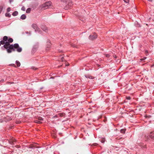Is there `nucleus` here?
Masks as SVG:
<instances>
[{
	"label": "nucleus",
	"mask_w": 154,
	"mask_h": 154,
	"mask_svg": "<svg viewBox=\"0 0 154 154\" xmlns=\"http://www.w3.org/2000/svg\"><path fill=\"white\" fill-rule=\"evenodd\" d=\"M148 1H150V2H152V0H147Z\"/></svg>",
	"instance_id": "obj_35"
},
{
	"label": "nucleus",
	"mask_w": 154,
	"mask_h": 154,
	"mask_svg": "<svg viewBox=\"0 0 154 154\" xmlns=\"http://www.w3.org/2000/svg\"><path fill=\"white\" fill-rule=\"evenodd\" d=\"M38 119V120H43V119L42 117H39Z\"/></svg>",
	"instance_id": "obj_28"
},
{
	"label": "nucleus",
	"mask_w": 154,
	"mask_h": 154,
	"mask_svg": "<svg viewBox=\"0 0 154 154\" xmlns=\"http://www.w3.org/2000/svg\"><path fill=\"white\" fill-rule=\"evenodd\" d=\"M51 4V2H45L43 4L41 7L43 10H45L48 8Z\"/></svg>",
	"instance_id": "obj_2"
},
{
	"label": "nucleus",
	"mask_w": 154,
	"mask_h": 154,
	"mask_svg": "<svg viewBox=\"0 0 154 154\" xmlns=\"http://www.w3.org/2000/svg\"><path fill=\"white\" fill-rule=\"evenodd\" d=\"M149 136L152 139L154 140V135H149Z\"/></svg>",
	"instance_id": "obj_12"
},
{
	"label": "nucleus",
	"mask_w": 154,
	"mask_h": 154,
	"mask_svg": "<svg viewBox=\"0 0 154 154\" xmlns=\"http://www.w3.org/2000/svg\"><path fill=\"white\" fill-rule=\"evenodd\" d=\"M10 11V8H8L7 9V11L8 12H9V11Z\"/></svg>",
	"instance_id": "obj_25"
},
{
	"label": "nucleus",
	"mask_w": 154,
	"mask_h": 154,
	"mask_svg": "<svg viewBox=\"0 0 154 154\" xmlns=\"http://www.w3.org/2000/svg\"><path fill=\"white\" fill-rule=\"evenodd\" d=\"M145 138L146 137V139H148V136H145Z\"/></svg>",
	"instance_id": "obj_33"
},
{
	"label": "nucleus",
	"mask_w": 154,
	"mask_h": 154,
	"mask_svg": "<svg viewBox=\"0 0 154 154\" xmlns=\"http://www.w3.org/2000/svg\"><path fill=\"white\" fill-rule=\"evenodd\" d=\"M64 58L63 57H62L61 58V60L63 61V60Z\"/></svg>",
	"instance_id": "obj_34"
},
{
	"label": "nucleus",
	"mask_w": 154,
	"mask_h": 154,
	"mask_svg": "<svg viewBox=\"0 0 154 154\" xmlns=\"http://www.w3.org/2000/svg\"><path fill=\"white\" fill-rule=\"evenodd\" d=\"M97 143H94L92 145V146H97Z\"/></svg>",
	"instance_id": "obj_30"
},
{
	"label": "nucleus",
	"mask_w": 154,
	"mask_h": 154,
	"mask_svg": "<svg viewBox=\"0 0 154 154\" xmlns=\"http://www.w3.org/2000/svg\"><path fill=\"white\" fill-rule=\"evenodd\" d=\"M42 29L44 31L46 32L48 30V28L47 27L45 26H42Z\"/></svg>",
	"instance_id": "obj_6"
},
{
	"label": "nucleus",
	"mask_w": 154,
	"mask_h": 154,
	"mask_svg": "<svg viewBox=\"0 0 154 154\" xmlns=\"http://www.w3.org/2000/svg\"><path fill=\"white\" fill-rule=\"evenodd\" d=\"M29 34H30V32H29Z\"/></svg>",
	"instance_id": "obj_39"
},
{
	"label": "nucleus",
	"mask_w": 154,
	"mask_h": 154,
	"mask_svg": "<svg viewBox=\"0 0 154 154\" xmlns=\"http://www.w3.org/2000/svg\"><path fill=\"white\" fill-rule=\"evenodd\" d=\"M5 41L3 40L1 41L0 42V43L1 44V45H4V44H5Z\"/></svg>",
	"instance_id": "obj_13"
},
{
	"label": "nucleus",
	"mask_w": 154,
	"mask_h": 154,
	"mask_svg": "<svg viewBox=\"0 0 154 154\" xmlns=\"http://www.w3.org/2000/svg\"><path fill=\"white\" fill-rule=\"evenodd\" d=\"M32 27L35 29L37 27V25L35 24H33L32 25Z\"/></svg>",
	"instance_id": "obj_9"
},
{
	"label": "nucleus",
	"mask_w": 154,
	"mask_h": 154,
	"mask_svg": "<svg viewBox=\"0 0 154 154\" xmlns=\"http://www.w3.org/2000/svg\"><path fill=\"white\" fill-rule=\"evenodd\" d=\"M58 115L62 117V116H64V114L62 113H59Z\"/></svg>",
	"instance_id": "obj_14"
},
{
	"label": "nucleus",
	"mask_w": 154,
	"mask_h": 154,
	"mask_svg": "<svg viewBox=\"0 0 154 154\" xmlns=\"http://www.w3.org/2000/svg\"><path fill=\"white\" fill-rule=\"evenodd\" d=\"M31 11V9L30 8H28L27 9L26 11V12L27 13H29L30 12V11Z\"/></svg>",
	"instance_id": "obj_15"
},
{
	"label": "nucleus",
	"mask_w": 154,
	"mask_h": 154,
	"mask_svg": "<svg viewBox=\"0 0 154 154\" xmlns=\"http://www.w3.org/2000/svg\"><path fill=\"white\" fill-rule=\"evenodd\" d=\"M2 48H3V49H4L3 48V47H2Z\"/></svg>",
	"instance_id": "obj_38"
},
{
	"label": "nucleus",
	"mask_w": 154,
	"mask_h": 154,
	"mask_svg": "<svg viewBox=\"0 0 154 154\" xmlns=\"http://www.w3.org/2000/svg\"><path fill=\"white\" fill-rule=\"evenodd\" d=\"M125 131V129H122L120 130V132L122 133H124Z\"/></svg>",
	"instance_id": "obj_16"
},
{
	"label": "nucleus",
	"mask_w": 154,
	"mask_h": 154,
	"mask_svg": "<svg viewBox=\"0 0 154 154\" xmlns=\"http://www.w3.org/2000/svg\"><path fill=\"white\" fill-rule=\"evenodd\" d=\"M4 48L7 49L8 53H11L13 51H15V49H17V51L19 52L22 51V49L21 48L19 47L18 44H15L14 45H10V43L8 42H6L5 45L3 46Z\"/></svg>",
	"instance_id": "obj_1"
},
{
	"label": "nucleus",
	"mask_w": 154,
	"mask_h": 154,
	"mask_svg": "<svg viewBox=\"0 0 154 154\" xmlns=\"http://www.w3.org/2000/svg\"><path fill=\"white\" fill-rule=\"evenodd\" d=\"M5 16L6 17H9L11 16L10 14L9 13H6L5 14Z\"/></svg>",
	"instance_id": "obj_20"
},
{
	"label": "nucleus",
	"mask_w": 154,
	"mask_h": 154,
	"mask_svg": "<svg viewBox=\"0 0 154 154\" xmlns=\"http://www.w3.org/2000/svg\"><path fill=\"white\" fill-rule=\"evenodd\" d=\"M21 10L23 11H25V8L24 7H23L21 8Z\"/></svg>",
	"instance_id": "obj_22"
},
{
	"label": "nucleus",
	"mask_w": 154,
	"mask_h": 154,
	"mask_svg": "<svg viewBox=\"0 0 154 154\" xmlns=\"http://www.w3.org/2000/svg\"><path fill=\"white\" fill-rule=\"evenodd\" d=\"M9 143L10 144H13L14 143L11 140L9 141Z\"/></svg>",
	"instance_id": "obj_24"
},
{
	"label": "nucleus",
	"mask_w": 154,
	"mask_h": 154,
	"mask_svg": "<svg viewBox=\"0 0 154 154\" xmlns=\"http://www.w3.org/2000/svg\"><path fill=\"white\" fill-rule=\"evenodd\" d=\"M126 3H128L129 0H123Z\"/></svg>",
	"instance_id": "obj_21"
},
{
	"label": "nucleus",
	"mask_w": 154,
	"mask_h": 154,
	"mask_svg": "<svg viewBox=\"0 0 154 154\" xmlns=\"http://www.w3.org/2000/svg\"><path fill=\"white\" fill-rule=\"evenodd\" d=\"M100 141L102 143H103L105 141V139L104 138H102L101 139Z\"/></svg>",
	"instance_id": "obj_18"
},
{
	"label": "nucleus",
	"mask_w": 154,
	"mask_h": 154,
	"mask_svg": "<svg viewBox=\"0 0 154 154\" xmlns=\"http://www.w3.org/2000/svg\"><path fill=\"white\" fill-rule=\"evenodd\" d=\"M8 37L6 36H4L3 37V40L5 42H7L8 40Z\"/></svg>",
	"instance_id": "obj_5"
},
{
	"label": "nucleus",
	"mask_w": 154,
	"mask_h": 154,
	"mask_svg": "<svg viewBox=\"0 0 154 154\" xmlns=\"http://www.w3.org/2000/svg\"><path fill=\"white\" fill-rule=\"evenodd\" d=\"M72 2L71 0H69L68 5L65 8V9H67L70 8V7L72 6Z\"/></svg>",
	"instance_id": "obj_4"
},
{
	"label": "nucleus",
	"mask_w": 154,
	"mask_h": 154,
	"mask_svg": "<svg viewBox=\"0 0 154 154\" xmlns=\"http://www.w3.org/2000/svg\"><path fill=\"white\" fill-rule=\"evenodd\" d=\"M148 51H145V53L146 54V55H147V54H148Z\"/></svg>",
	"instance_id": "obj_29"
},
{
	"label": "nucleus",
	"mask_w": 154,
	"mask_h": 154,
	"mask_svg": "<svg viewBox=\"0 0 154 154\" xmlns=\"http://www.w3.org/2000/svg\"><path fill=\"white\" fill-rule=\"evenodd\" d=\"M97 36L96 35V34L94 33L93 34V35H90L89 37V38L90 39L93 40L97 38Z\"/></svg>",
	"instance_id": "obj_3"
},
{
	"label": "nucleus",
	"mask_w": 154,
	"mask_h": 154,
	"mask_svg": "<svg viewBox=\"0 0 154 154\" xmlns=\"http://www.w3.org/2000/svg\"><path fill=\"white\" fill-rule=\"evenodd\" d=\"M26 16L25 15L23 14L21 16L20 18L22 20H24L26 19Z\"/></svg>",
	"instance_id": "obj_8"
},
{
	"label": "nucleus",
	"mask_w": 154,
	"mask_h": 154,
	"mask_svg": "<svg viewBox=\"0 0 154 154\" xmlns=\"http://www.w3.org/2000/svg\"><path fill=\"white\" fill-rule=\"evenodd\" d=\"M126 99L128 100H130L131 99V97H127Z\"/></svg>",
	"instance_id": "obj_27"
},
{
	"label": "nucleus",
	"mask_w": 154,
	"mask_h": 154,
	"mask_svg": "<svg viewBox=\"0 0 154 154\" xmlns=\"http://www.w3.org/2000/svg\"><path fill=\"white\" fill-rule=\"evenodd\" d=\"M51 43H50V42H48V46L47 47V48H50V46H51Z\"/></svg>",
	"instance_id": "obj_17"
},
{
	"label": "nucleus",
	"mask_w": 154,
	"mask_h": 154,
	"mask_svg": "<svg viewBox=\"0 0 154 154\" xmlns=\"http://www.w3.org/2000/svg\"><path fill=\"white\" fill-rule=\"evenodd\" d=\"M1 46V44L0 43V46Z\"/></svg>",
	"instance_id": "obj_40"
},
{
	"label": "nucleus",
	"mask_w": 154,
	"mask_h": 154,
	"mask_svg": "<svg viewBox=\"0 0 154 154\" xmlns=\"http://www.w3.org/2000/svg\"><path fill=\"white\" fill-rule=\"evenodd\" d=\"M18 14V12H17V11H15L13 13L12 15L13 16H15L17 15Z\"/></svg>",
	"instance_id": "obj_11"
},
{
	"label": "nucleus",
	"mask_w": 154,
	"mask_h": 154,
	"mask_svg": "<svg viewBox=\"0 0 154 154\" xmlns=\"http://www.w3.org/2000/svg\"><path fill=\"white\" fill-rule=\"evenodd\" d=\"M8 41L9 43H12L13 42V40L12 38H10L8 39Z\"/></svg>",
	"instance_id": "obj_10"
},
{
	"label": "nucleus",
	"mask_w": 154,
	"mask_h": 154,
	"mask_svg": "<svg viewBox=\"0 0 154 154\" xmlns=\"http://www.w3.org/2000/svg\"><path fill=\"white\" fill-rule=\"evenodd\" d=\"M106 56L107 57H109V54H106Z\"/></svg>",
	"instance_id": "obj_32"
},
{
	"label": "nucleus",
	"mask_w": 154,
	"mask_h": 154,
	"mask_svg": "<svg viewBox=\"0 0 154 154\" xmlns=\"http://www.w3.org/2000/svg\"><path fill=\"white\" fill-rule=\"evenodd\" d=\"M11 66H14L15 67H17V66L14 64H11Z\"/></svg>",
	"instance_id": "obj_23"
},
{
	"label": "nucleus",
	"mask_w": 154,
	"mask_h": 154,
	"mask_svg": "<svg viewBox=\"0 0 154 154\" xmlns=\"http://www.w3.org/2000/svg\"><path fill=\"white\" fill-rule=\"evenodd\" d=\"M5 80L4 79L0 81L1 82H3Z\"/></svg>",
	"instance_id": "obj_31"
},
{
	"label": "nucleus",
	"mask_w": 154,
	"mask_h": 154,
	"mask_svg": "<svg viewBox=\"0 0 154 154\" xmlns=\"http://www.w3.org/2000/svg\"><path fill=\"white\" fill-rule=\"evenodd\" d=\"M11 140L13 142V143L14 142H15V140L14 139V138H13L12 140Z\"/></svg>",
	"instance_id": "obj_26"
},
{
	"label": "nucleus",
	"mask_w": 154,
	"mask_h": 154,
	"mask_svg": "<svg viewBox=\"0 0 154 154\" xmlns=\"http://www.w3.org/2000/svg\"><path fill=\"white\" fill-rule=\"evenodd\" d=\"M152 132H150V134H152Z\"/></svg>",
	"instance_id": "obj_36"
},
{
	"label": "nucleus",
	"mask_w": 154,
	"mask_h": 154,
	"mask_svg": "<svg viewBox=\"0 0 154 154\" xmlns=\"http://www.w3.org/2000/svg\"><path fill=\"white\" fill-rule=\"evenodd\" d=\"M16 63L17 65V67H19L20 66V63L17 60L16 62Z\"/></svg>",
	"instance_id": "obj_7"
},
{
	"label": "nucleus",
	"mask_w": 154,
	"mask_h": 154,
	"mask_svg": "<svg viewBox=\"0 0 154 154\" xmlns=\"http://www.w3.org/2000/svg\"><path fill=\"white\" fill-rule=\"evenodd\" d=\"M35 123L38 124H40L41 123V122L40 121L38 120H35Z\"/></svg>",
	"instance_id": "obj_19"
},
{
	"label": "nucleus",
	"mask_w": 154,
	"mask_h": 154,
	"mask_svg": "<svg viewBox=\"0 0 154 154\" xmlns=\"http://www.w3.org/2000/svg\"><path fill=\"white\" fill-rule=\"evenodd\" d=\"M91 79H93V78H92V77H91Z\"/></svg>",
	"instance_id": "obj_37"
}]
</instances>
